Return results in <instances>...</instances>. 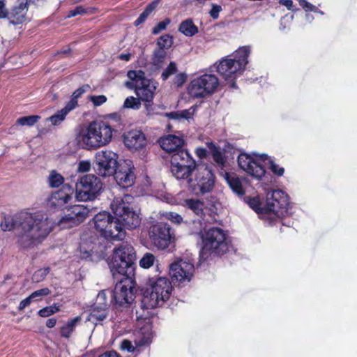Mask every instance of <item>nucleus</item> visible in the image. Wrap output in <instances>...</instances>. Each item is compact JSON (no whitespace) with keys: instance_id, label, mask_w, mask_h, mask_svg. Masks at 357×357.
Listing matches in <instances>:
<instances>
[{"instance_id":"c9c22d12","label":"nucleus","mask_w":357,"mask_h":357,"mask_svg":"<svg viewBox=\"0 0 357 357\" xmlns=\"http://www.w3.org/2000/svg\"><path fill=\"white\" fill-rule=\"evenodd\" d=\"M167 55V50L156 47L153 50L151 60L154 65H159L164 62Z\"/></svg>"},{"instance_id":"a18cd8bd","label":"nucleus","mask_w":357,"mask_h":357,"mask_svg":"<svg viewBox=\"0 0 357 357\" xmlns=\"http://www.w3.org/2000/svg\"><path fill=\"white\" fill-rule=\"evenodd\" d=\"M187 80V75L185 73H177L173 79V84L176 87L182 86Z\"/></svg>"},{"instance_id":"49530a36","label":"nucleus","mask_w":357,"mask_h":357,"mask_svg":"<svg viewBox=\"0 0 357 357\" xmlns=\"http://www.w3.org/2000/svg\"><path fill=\"white\" fill-rule=\"evenodd\" d=\"M269 169L271 171L278 176H282L284 174V169L279 167L274 162L273 160H269Z\"/></svg>"},{"instance_id":"c85d7f7f","label":"nucleus","mask_w":357,"mask_h":357,"mask_svg":"<svg viewBox=\"0 0 357 357\" xmlns=\"http://www.w3.org/2000/svg\"><path fill=\"white\" fill-rule=\"evenodd\" d=\"M107 315L108 312L106 307H95L89 314L87 321L95 325H98L105 320L107 317Z\"/></svg>"},{"instance_id":"f704fd0d","label":"nucleus","mask_w":357,"mask_h":357,"mask_svg":"<svg viewBox=\"0 0 357 357\" xmlns=\"http://www.w3.org/2000/svg\"><path fill=\"white\" fill-rule=\"evenodd\" d=\"M174 43V38L172 35L167 33L160 36L156 41V45L158 47L168 50Z\"/></svg>"},{"instance_id":"9d476101","label":"nucleus","mask_w":357,"mask_h":357,"mask_svg":"<svg viewBox=\"0 0 357 357\" xmlns=\"http://www.w3.org/2000/svg\"><path fill=\"white\" fill-rule=\"evenodd\" d=\"M103 183L93 174H86L76 183L75 197L81 202L93 201L101 194Z\"/></svg>"},{"instance_id":"20e7f679","label":"nucleus","mask_w":357,"mask_h":357,"mask_svg":"<svg viewBox=\"0 0 357 357\" xmlns=\"http://www.w3.org/2000/svg\"><path fill=\"white\" fill-rule=\"evenodd\" d=\"M250 53L249 46L239 47L234 54L216 63V70L231 89H237L236 80L243 73L248 63Z\"/></svg>"},{"instance_id":"3c124183","label":"nucleus","mask_w":357,"mask_h":357,"mask_svg":"<svg viewBox=\"0 0 357 357\" xmlns=\"http://www.w3.org/2000/svg\"><path fill=\"white\" fill-rule=\"evenodd\" d=\"M222 7L220 5L213 4L212 8L209 12L210 16L213 20H217L219 17V13L222 11Z\"/></svg>"},{"instance_id":"a878e982","label":"nucleus","mask_w":357,"mask_h":357,"mask_svg":"<svg viewBox=\"0 0 357 357\" xmlns=\"http://www.w3.org/2000/svg\"><path fill=\"white\" fill-rule=\"evenodd\" d=\"M225 179L234 193L237 195L240 199L244 197L245 191L240 178L236 174L226 173Z\"/></svg>"},{"instance_id":"f03ea898","label":"nucleus","mask_w":357,"mask_h":357,"mask_svg":"<svg viewBox=\"0 0 357 357\" xmlns=\"http://www.w3.org/2000/svg\"><path fill=\"white\" fill-rule=\"evenodd\" d=\"M115 131L108 121L94 120L77 130L75 141L79 148L93 151L109 144Z\"/></svg>"},{"instance_id":"4be33fe9","label":"nucleus","mask_w":357,"mask_h":357,"mask_svg":"<svg viewBox=\"0 0 357 357\" xmlns=\"http://www.w3.org/2000/svg\"><path fill=\"white\" fill-rule=\"evenodd\" d=\"M125 146L132 151L145 152L147 139L145 134L139 130H131L123 135Z\"/></svg>"},{"instance_id":"b1692460","label":"nucleus","mask_w":357,"mask_h":357,"mask_svg":"<svg viewBox=\"0 0 357 357\" xmlns=\"http://www.w3.org/2000/svg\"><path fill=\"white\" fill-rule=\"evenodd\" d=\"M160 147L167 153H174L178 150L183 149L185 144L183 138L174 135H168L159 140Z\"/></svg>"},{"instance_id":"bb28decb","label":"nucleus","mask_w":357,"mask_h":357,"mask_svg":"<svg viewBox=\"0 0 357 357\" xmlns=\"http://www.w3.org/2000/svg\"><path fill=\"white\" fill-rule=\"evenodd\" d=\"M183 206L192 211L197 216L204 220L205 212L204 204L203 202L197 199H186L183 201Z\"/></svg>"},{"instance_id":"bf43d9fd","label":"nucleus","mask_w":357,"mask_h":357,"mask_svg":"<svg viewBox=\"0 0 357 357\" xmlns=\"http://www.w3.org/2000/svg\"><path fill=\"white\" fill-rule=\"evenodd\" d=\"M38 314L41 317H47L54 314V311H52L51 307H49V306H47L40 309L38 312Z\"/></svg>"},{"instance_id":"4468645a","label":"nucleus","mask_w":357,"mask_h":357,"mask_svg":"<svg viewBox=\"0 0 357 357\" xmlns=\"http://www.w3.org/2000/svg\"><path fill=\"white\" fill-rule=\"evenodd\" d=\"M149 236L152 244L158 250L167 249L174 241V231L171 226L162 222L152 225L149 230Z\"/></svg>"},{"instance_id":"e2e57ef3","label":"nucleus","mask_w":357,"mask_h":357,"mask_svg":"<svg viewBox=\"0 0 357 357\" xmlns=\"http://www.w3.org/2000/svg\"><path fill=\"white\" fill-rule=\"evenodd\" d=\"M98 299L101 300L102 302L100 303V304L104 305L103 307L107 308L108 303L106 301V293L105 291H101L100 292H99V294L98 295Z\"/></svg>"},{"instance_id":"f3484780","label":"nucleus","mask_w":357,"mask_h":357,"mask_svg":"<svg viewBox=\"0 0 357 357\" xmlns=\"http://www.w3.org/2000/svg\"><path fill=\"white\" fill-rule=\"evenodd\" d=\"M289 204L288 195L281 190H274L267 194V214L273 213L278 217L283 216L287 213Z\"/></svg>"},{"instance_id":"e433bc0d","label":"nucleus","mask_w":357,"mask_h":357,"mask_svg":"<svg viewBox=\"0 0 357 357\" xmlns=\"http://www.w3.org/2000/svg\"><path fill=\"white\" fill-rule=\"evenodd\" d=\"M64 178L63 176L57 173L55 170H52L48 177V183L51 188H58L61 185H63Z\"/></svg>"},{"instance_id":"6e6552de","label":"nucleus","mask_w":357,"mask_h":357,"mask_svg":"<svg viewBox=\"0 0 357 357\" xmlns=\"http://www.w3.org/2000/svg\"><path fill=\"white\" fill-rule=\"evenodd\" d=\"M94 227L100 236L110 241L123 240L126 236L124 229L121 227L116 218L109 212L97 213L93 218Z\"/></svg>"},{"instance_id":"69168bd1","label":"nucleus","mask_w":357,"mask_h":357,"mask_svg":"<svg viewBox=\"0 0 357 357\" xmlns=\"http://www.w3.org/2000/svg\"><path fill=\"white\" fill-rule=\"evenodd\" d=\"M166 116H167L169 119H174V120H179V119H181V116H180V112H179V111H177V112H171L167 113V114H166Z\"/></svg>"},{"instance_id":"603ef678","label":"nucleus","mask_w":357,"mask_h":357,"mask_svg":"<svg viewBox=\"0 0 357 357\" xmlns=\"http://www.w3.org/2000/svg\"><path fill=\"white\" fill-rule=\"evenodd\" d=\"M9 12L6 7V0H0V19H8Z\"/></svg>"},{"instance_id":"37998d69","label":"nucleus","mask_w":357,"mask_h":357,"mask_svg":"<svg viewBox=\"0 0 357 357\" xmlns=\"http://www.w3.org/2000/svg\"><path fill=\"white\" fill-rule=\"evenodd\" d=\"M213 160L218 165H223L225 163V158L221 151L215 147L212 152Z\"/></svg>"},{"instance_id":"f8f14e48","label":"nucleus","mask_w":357,"mask_h":357,"mask_svg":"<svg viewBox=\"0 0 357 357\" xmlns=\"http://www.w3.org/2000/svg\"><path fill=\"white\" fill-rule=\"evenodd\" d=\"M195 178L192 176L185 178L189 188L196 194L204 195L211 192L215 183V175L211 167L202 166L196 168Z\"/></svg>"},{"instance_id":"774afa93","label":"nucleus","mask_w":357,"mask_h":357,"mask_svg":"<svg viewBox=\"0 0 357 357\" xmlns=\"http://www.w3.org/2000/svg\"><path fill=\"white\" fill-rule=\"evenodd\" d=\"M192 113L190 112V109H183L180 111L181 119H189L192 117Z\"/></svg>"},{"instance_id":"9b49d317","label":"nucleus","mask_w":357,"mask_h":357,"mask_svg":"<svg viewBox=\"0 0 357 357\" xmlns=\"http://www.w3.org/2000/svg\"><path fill=\"white\" fill-rule=\"evenodd\" d=\"M219 84V79L216 75L204 73L191 80L188 86V91L193 98H202L214 93Z\"/></svg>"},{"instance_id":"c03bdc74","label":"nucleus","mask_w":357,"mask_h":357,"mask_svg":"<svg viewBox=\"0 0 357 357\" xmlns=\"http://www.w3.org/2000/svg\"><path fill=\"white\" fill-rule=\"evenodd\" d=\"M49 272V267L40 268L34 273L33 275V280H36V282L42 281L46 278Z\"/></svg>"},{"instance_id":"ea45409f","label":"nucleus","mask_w":357,"mask_h":357,"mask_svg":"<svg viewBox=\"0 0 357 357\" xmlns=\"http://www.w3.org/2000/svg\"><path fill=\"white\" fill-rule=\"evenodd\" d=\"M141 100L137 96V98L134 96H129L126 98L123 107L125 108L133 109H139L141 107Z\"/></svg>"},{"instance_id":"39448f33","label":"nucleus","mask_w":357,"mask_h":357,"mask_svg":"<svg viewBox=\"0 0 357 357\" xmlns=\"http://www.w3.org/2000/svg\"><path fill=\"white\" fill-rule=\"evenodd\" d=\"M202 248L199 252L202 260H206L210 256H222L232 250L231 242L224 229L213 227L202 235Z\"/></svg>"},{"instance_id":"0eeeda50","label":"nucleus","mask_w":357,"mask_h":357,"mask_svg":"<svg viewBox=\"0 0 357 357\" xmlns=\"http://www.w3.org/2000/svg\"><path fill=\"white\" fill-rule=\"evenodd\" d=\"M149 284L151 286V292L144 293L141 301V308L150 310L162 307L172 294V282L166 277H159L156 280L150 278Z\"/></svg>"},{"instance_id":"5701e85b","label":"nucleus","mask_w":357,"mask_h":357,"mask_svg":"<svg viewBox=\"0 0 357 357\" xmlns=\"http://www.w3.org/2000/svg\"><path fill=\"white\" fill-rule=\"evenodd\" d=\"M31 215V213L28 211H21L13 215H5L1 222L0 227L3 231H12L15 227L21 228L22 222H25Z\"/></svg>"},{"instance_id":"5fc2aeb1","label":"nucleus","mask_w":357,"mask_h":357,"mask_svg":"<svg viewBox=\"0 0 357 357\" xmlns=\"http://www.w3.org/2000/svg\"><path fill=\"white\" fill-rule=\"evenodd\" d=\"M167 218L169 220H171L172 222H174L176 224L181 223L183 220V218L181 217V215L178 214L176 213H174V212H169L167 214Z\"/></svg>"},{"instance_id":"6e6d98bb","label":"nucleus","mask_w":357,"mask_h":357,"mask_svg":"<svg viewBox=\"0 0 357 357\" xmlns=\"http://www.w3.org/2000/svg\"><path fill=\"white\" fill-rule=\"evenodd\" d=\"M278 3L280 5L285 6L289 10L295 12L297 9L295 8L292 0H279Z\"/></svg>"},{"instance_id":"2f4dec72","label":"nucleus","mask_w":357,"mask_h":357,"mask_svg":"<svg viewBox=\"0 0 357 357\" xmlns=\"http://www.w3.org/2000/svg\"><path fill=\"white\" fill-rule=\"evenodd\" d=\"M178 31L188 37L194 36L199 31L198 27L190 18L181 22L178 26Z\"/></svg>"},{"instance_id":"a19ab883","label":"nucleus","mask_w":357,"mask_h":357,"mask_svg":"<svg viewBox=\"0 0 357 357\" xmlns=\"http://www.w3.org/2000/svg\"><path fill=\"white\" fill-rule=\"evenodd\" d=\"M177 66L174 61H171L161 75L162 80H167L170 76L177 73Z\"/></svg>"},{"instance_id":"aec40b11","label":"nucleus","mask_w":357,"mask_h":357,"mask_svg":"<svg viewBox=\"0 0 357 357\" xmlns=\"http://www.w3.org/2000/svg\"><path fill=\"white\" fill-rule=\"evenodd\" d=\"M90 211L88 205H70L65 215L59 220V224L62 226L67 223L69 227L77 226L84 222L89 215Z\"/></svg>"},{"instance_id":"4d7b16f0","label":"nucleus","mask_w":357,"mask_h":357,"mask_svg":"<svg viewBox=\"0 0 357 357\" xmlns=\"http://www.w3.org/2000/svg\"><path fill=\"white\" fill-rule=\"evenodd\" d=\"M91 163L87 160H82L78 165V171L80 172H87L90 170Z\"/></svg>"},{"instance_id":"f257e3e1","label":"nucleus","mask_w":357,"mask_h":357,"mask_svg":"<svg viewBox=\"0 0 357 357\" xmlns=\"http://www.w3.org/2000/svg\"><path fill=\"white\" fill-rule=\"evenodd\" d=\"M136 252L129 244H121L113 250L108 264L116 283L111 291L112 300L116 308L128 307L135 300L136 289Z\"/></svg>"},{"instance_id":"de8ad7c7","label":"nucleus","mask_w":357,"mask_h":357,"mask_svg":"<svg viewBox=\"0 0 357 357\" xmlns=\"http://www.w3.org/2000/svg\"><path fill=\"white\" fill-rule=\"evenodd\" d=\"M88 13V8L82 6H76L74 9L70 10L68 13V17H75L77 15H84Z\"/></svg>"},{"instance_id":"2eb2a0df","label":"nucleus","mask_w":357,"mask_h":357,"mask_svg":"<svg viewBox=\"0 0 357 357\" xmlns=\"http://www.w3.org/2000/svg\"><path fill=\"white\" fill-rule=\"evenodd\" d=\"M96 163L99 176H112L119 166V155L111 150H102L96 153Z\"/></svg>"},{"instance_id":"412c9836","label":"nucleus","mask_w":357,"mask_h":357,"mask_svg":"<svg viewBox=\"0 0 357 357\" xmlns=\"http://www.w3.org/2000/svg\"><path fill=\"white\" fill-rule=\"evenodd\" d=\"M237 162L239 167L252 177L260 180L265 176L266 171L264 166L250 155L245 153H240Z\"/></svg>"},{"instance_id":"4c0bfd02","label":"nucleus","mask_w":357,"mask_h":357,"mask_svg":"<svg viewBox=\"0 0 357 357\" xmlns=\"http://www.w3.org/2000/svg\"><path fill=\"white\" fill-rule=\"evenodd\" d=\"M39 119H40V116L39 115L22 116L17 119L16 124L22 126H33L38 121Z\"/></svg>"},{"instance_id":"cd10ccee","label":"nucleus","mask_w":357,"mask_h":357,"mask_svg":"<svg viewBox=\"0 0 357 357\" xmlns=\"http://www.w3.org/2000/svg\"><path fill=\"white\" fill-rule=\"evenodd\" d=\"M245 203H246L254 211L258 214H267L266 204L262 206V203L259 196L250 197L245 196L241 197Z\"/></svg>"},{"instance_id":"7c9ffc66","label":"nucleus","mask_w":357,"mask_h":357,"mask_svg":"<svg viewBox=\"0 0 357 357\" xmlns=\"http://www.w3.org/2000/svg\"><path fill=\"white\" fill-rule=\"evenodd\" d=\"M161 0H154L149 3L144 11L139 15L137 20L133 22L135 26L142 24L148 18V17L156 9Z\"/></svg>"},{"instance_id":"79ce46f5","label":"nucleus","mask_w":357,"mask_h":357,"mask_svg":"<svg viewBox=\"0 0 357 357\" xmlns=\"http://www.w3.org/2000/svg\"><path fill=\"white\" fill-rule=\"evenodd\" d=\"M171 23V20L166 17L164 20L158 23L155 26L152 28L151 33L153 35H158L161 31L167 29V26Z\"/></svg>"},{"instance_id":"338daca9","label":"nucleus","mask_w":357,"mask_h":357,"mask_svg":"<svg viewBox=\"0 0 357 357\" xmlns=\"http://www.w3.org/2000/svg\"><path fill=\"white\" fill-rule=\"evenodd\" d=\"M98 357H121V356L115 351H109L100 354Z\"/></svg>"},{"instance_id":"864d4df0","label":"nucleus","mask_w":357,"mask_h":357,"mask_svg":"<svg viewBox=\"0 0 357 357\" xmlns=\"http://www.w3.org/2000/svg\"><path fill=\"white\" fill-rule=\"evenodd\" d=\"M299 5L306 11H315L317 7L305 0H299Z\"/></svg>"},{"instance_id":"473e14b6","label":"nucleus","mask_w":357,"mask_h":357,"mask_svg":"<svg viewBox=\"0 0 357 357\" xmlns=\"http://www.w3.org/2000/svg\"><path fill=\"white\" fill-rule=\"evenodd\" d=\"M89 88V85H84L76 89L71 95L70 100L66 104L70 109L73 110L78 105V98H79Z\"/></svg>"},{"instance_id":"72a5a7b5","label":"nucleus","mask_w":357,"mask_h":357,"mask_svg":"<svg viewBox=\"0 0 357 357\" xmlns=\"http://www.w3.org/2000/svg\"><path fill=\"white\" fill-rule=\"evenodd\" d=\"M70 111L72 110L65 105L61 110H59L56 114L50 116L47 120L50 121L53 126H59L65 120L66 116Z\"/></svg>"},{"instance_id":"1a4fd4ad","label":"nucleus","mask_w":357,"mask_h":357,"mask_svg":"<svg viewBox=\"0 0 357 357\" xmlns=\"http://www.w3.org/2000/svg\"><path fill=\"white\" fill-rule=\"evenodd\" d=\"M171 172L177 179L184 180L192 176L197 165L187 149H181L171 155Z\"/></svg>"},{"instance_id":"dca6fc26","label":"nucleus","mask_w":357,"mask_h":357,"mask_svg":"<svg viewBox=\"0 0 357 357\" xmlns=\"http://www.w3.org/2000/svg\"><path fill=\"white\" fill-rule=\"evenodd\" d=\"M73 194L74 188L71 185H63L61 189L52 192L48 198V208L54 212L67 210L70 205Z\"/></svg>"},{"instance_id":"0e129e2a","label":"nucleus","mask_w":357,"mask_h":357,"mask_svg":"<svg viewBox=\"0 0 357 357\" xmlns=\"http://www.w3.org/2000/svg\"><path fill=\"white\" fill-rule=\"evenodd\" d=\"M196 155L199 158H204L207 155V151L205 148H203V147H199L196 149Z\"/></svg>"},{"instance_id":"58836bf2","label":"nucleus","mask_w":357,"mask_h":357,"mask_svg":"<svg viewBox=\"0 0 357 357\" xmlns=\"http://www.w3.org/2000/svg\"><path fill=\"white\" fill-rule=\"evenodd\" d=\"M155 257L151 252H146L139 260V266L143 268H149L154 264Z\"/></svg>"},{"instance_id":"09e8293b","label":"nucleus","mask_w":357,"mask_h":357,"mask_svg":"<svg viewBox=\"0 0 357 357\" xmlns=\"http://www.w3.org/2000/svg\"><path fill=\"white\" fill-rule=\"evenodd\" d=\"M51 293V291L49 288L45 287L43 288L38 290H36L33 291L32 294H30V296L32 299L37 298L38 297H42L44 296H47Z\"/></svg>"},{"instance_id":"a211bd4d","label":"nucleus","mask_w":357,"mask_h":357,"mask_svg":"<svg viewBox=\"0 0 357 357\" xmlns=\"http://www.w3.org/2000/svg\"><path fill=\"white\" fill-rule=\"evenodd\" d=\"M134 171L135 167L132 161L127 159L119 164L112 176L120 187L128 188L133 185L136 179Z\"/></svg>"},{"instance_id":"052dcab7","label":"nucleus","mask_w":357,"mask_h":357,"mask_svg":"<svg viewBox=\"0 0 357 357\" xmlns=\"http://www.w3.org/2000/svg\"><path fill=\"white\" fill-rule=\"evenodd\" d=\"M32 300L33 299L31 298L30 295L28 297H26V298L23 299L20 303V304L17 307L18 310H20V311L23 310L25 307H26L27 306H29L31 304Z\"/></svg>"},{"instance_id":"423d86ee","label":"nucleus","mask_w":357,"mask_h":357,"mask_svg":"<svg viewBox=\"0 0 357 357\" xmlns=\"http://www.w3.org/2000/svg\"><path fill=\"white\" fill-rule=\"evenodd\" d=\"M127 76L130 81L125 83L126 86L133 90L136 96L144 102V107L147 111L152 109L153 98L156 86L154 82L146 77L145 73L142 70H129Z\"/></svg>"},{"instance_id":"393cba45","label":"nucleus","mask_w":357,"mask_h":357,"mask_svg":"<svg viewBox=\"0 0 357 357\" xmlns=\"http://www.w3.org/2000/svg\"><path fill=\"white\" fill-rule=\"evenodd\" d=\"M28 3L20 1L19 5L12 8L9 13L8 20L14 25L22 24L26 20V14L28 8Z\"/></svg>"},{"instance_id":"c756f323","label":"nucleus","mask_w":357,"mask_h":357,"mask_svg":"<svg viewBox=\"0 0 357 357\" xmlns=\"http://www.w3.org/2000/svg\"><path fill=\"white\" fill-rule=\"evenodd\" d=\"M81 319L80 316H77L73 319H68V321L60 328L61 337L69 338L75 331L77 324L81 321Z\"/></svg>"},{"instance_id":"ddd939ff","label":"nucleus","mask_w":357,"mask_h":357,"mask_svg":"<svg viewBox=\"0 0 357 357\" xmlns=\"http://www.w3.org/2000/svg\"><path fill=\"white\" fill-rule=\"evenodd\" d=\"M113 213L116 215V220L123 229H133L139 226L141 218L128 203L122 199L121 201H114L112 203Z\"/></svg>"},{"instance_id":"13d9d810","label":"nucleus","mask_w":357,"mask_h":357,"mask_svg":"<svg viewBox=\"0 0 357 357\" xmlns=\"http://www.w3.org/2000/svg\"><path fill=\"white\" fill-rule=\"evenodd\" d=\"M121 349L127 350L129 352H134L135 347L132 344V342L128 340H123L121 344Z\"/></svg>"},{"instance_id":"6ab92c4d","label":"nucleus","mask_w":357,"mask_h":357,"mask_svg":"<svg viewBox=\"0 0 357 357\" xmlns=\"http://www.w3.org/2000/svg\"><path fill=\"white\" fill-rule=\"evenodd\" d=\"M194 271V265L189 262L181 259L170 264L169 273L172 278V282L178 284L185 282H189L192 276Z\"/></svg>"},{"instance_id":"7ed1b4c3","label":"nucleus","mask_w":357,"mask_h":357,"mask_svg":"<svg viewBox=\"0 0 357 357\" xmlns=\"http://www.w3.org/2000/svg\"><path fill=\"white\" fill-rule=\"evenodd\" d=\"M52 231L47 218L40 212L31 213L26 222H22L17 234V245L20 249L29 250L39 245Z\"/></svg>"},{"instance_id":"680f3d73","label":"nucleus","mask_w":357,"mask_h":357,"mask_svg":"<svg viewBox=\"0 0 357 357\" xmlns=\"http://www.w3.org/2000/svg\"><path fill=\"white\" fill-rule=\"evenodd\" d=\"M151 342V338L150 337L142 336L138 341H135L137 347H142L144 345L150 344Z\"/></svg>"},{"instance_id":"8fccbe9b","label":"nucleus","mask_w":357,"mask_h":357,"mask_svg":"<svg viewBox=\"0 0 357 357\" xmlns=\"http://www.w3.org/2000/svg\"><path fill=\"white\" fill-rule=\"evenodd\" d=\"M91 100L94 106H100L107 101V98L104 95L91 96Z\"/></svg>"}]
</instances>
